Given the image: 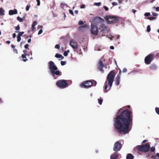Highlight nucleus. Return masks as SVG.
Instances as JSON below:
<instances>
[{
    "instance_id": "obj_58",
    "label": "nucleus",
    "mask_w": 159,
    "mask_h": 159,
    "mask_svg": "<svg viewBox=\"0 0 159 159\" xmlns=\"http://www.w3.org/2000/svg\"><path fill=\"white\" fill-rule=\"evenodd\" d=\"M132 12L135 14V13L136 12V11L134 9H133L132 10Z\"/></svg>"
},
{
    "instance_id": "obj_7",
    "label": "nucleus",
    "mask_w": 159,
    "mask_h": 159,
    "mask_svg": "<svg viewBox=\"0 0 159 159\" xmlns=\"http://www.w3.org/2000/svg\"><path fill=\"white\" fill-rule=\"evenodd\" d=\"M93 83L90 80L84 81L81 83L80 86L82 88L88 89L91 87L93 85Z\"/></svg>"
},
{
    "instance_id": "obj_12",
    "label": "nucleus",
    "mask_w": 159,
    "mask_h": 159,
    "mask_svg": "<svg viewBox=\"0 0 159 159\" xmlns=\"http://www.w3.org/2000/svg\"><path fill=\"white\" fill-rule=\"evenodd\" d=\"M104 66L103 64L102 61L101 60H100L98 62V69L99 70L101 71L102 73H103L104 70L103 69V68Z\"/></svg>"
},
{
    "instance_id": "obj_54",
    "label": "nucleus",
    "mask_w": 159,
    "mask_h": 159,
    "mask_svg": "<svg viewBox=\"0 0 159 159\" xmlns=\"http://www.w3.org/2000/svg\"><path fill=\"white\" fill-rule=\"evenodd\" d=\"M112 5L114 6H116L117 5V3L115 2H112Z\"/></svg>"
},
{
    "instance_id": "obj_37",
    "label": "nucleus",
    "mask_w": 159,
    "mask_h": 159,
    "mask_svg": "<svg viewBox=\"0 0 159 159\" xmlns=\"http://www.w3.org/2000/svg\"><path fill=\"white\" fill-rule=\"evenodd\" d=\"M150 15V13L149 12H146L144 14V16H148Z\"/></svg>"
},
{
    "instance_id": "obj_60",
    "label": "nucleus",
    "mask_w": 159,
    "mask_h": 159,
    "mask_svg": "<svg viewBox=\"0 0 159 159\" xmlns=\"http://www.w3.org/2000/svg\"><path fill=\"white\" fill-rule=\"evenodd\" d=\"M6 43L7 44H9L11 43V42L10 41H7L6 42Z\"/></svg>"
},
{
    "instance_id": "obj_23",
    "label": "nucleus",
    "mask_w": 159,
    "mask_h": 159,
    "mask_svg": "<svg viewBox=\"0 0 159 159\" xmlns=\"http://www.w3.org/2000/svg\"><path fill=\"white\" fill-rule=\"evenodd\" d=\"M4 11L2 9L0 8V15H1L3 16L4 15Z\"/></svg>"
},
{
    "instance_id": "obj_55",
    "label": "nucleus",
    "mask_w": 159,
    "mask_h": 159,
    "mask_svg": "<svg viewBox=\"0 0 159 159\" xmlns=\"http://www.w3.org/2000/svg\"><path fill=\"white\" fill-rule=\"evenodd\" d=\"M152 14L154 16H157L158 15V14L155 12H153Z\"/></svg>"
},
{
    "instance_id": "obj_4",
    "label": "nucleus",
    "mask_w": 159,
    "mask_h": 159,
    "mask_svg": "<svg viewBox=\"0 0 159 159\" xmlns=\"http://www.w3.org/2000/svg\"><path fill=\"white\" fill-rule=\"evenodd\" d=\"M105 19L108 24L115 23L119 20V18L118 17L110 15L106 16Z\"/></svg>"
},
{
    "instance_id": "obj_8",
    "label": "nucleus",
    "mask_w": 159,
    "mask_h": 159,
    "mask_svg": "<svg viewBox=\"0 0 159 159\" xmlns=\"http://www.w3.org/2000/svg\"><path fill=\"white\" fill-rule=\"evenodd\" d=\"M154 56L153 54H150L146 57L144 59L145 64L147 65L150 64L154 59Z\"/></svg>"
},
{
    "instance_id": "obj_29",
    "label": "nucleus",
    "mask_w": 159,
    "mask_h": 159,
    "mask_svg": "<svg viewBox=\"0 0 159 159\" xmlns=\"http://www.w3.org/2000/svg\"><path fill=\"white\" fill-rule=\"evenodd\" d=\"M151 30L150 27L149 25H148L147 27V31L149 32Z\"/></svg>"
},
{
    "instance_id": "obj_64",
    "label": "nucleus",
    "mask_w": 159,
    "mask_h": 159,
    "mask_svg": "<svg viewBox=\"0 0 159 159\" xmlns=\"http://www.w3.org/2000/svg\"><path fill=\"white\" fill-rule=\"evenodd\" d=\"M116 38L117 39H119L120 37V36L119 35H117L116 36Z\"/></svg>"
},
{
    "instance_id": "obj_41",
    "label": "nucleus",
    "mask_w": 159,
    "mask_h": 159,
    "mask_svg": "<svg viewBox=\"0 0 159 159\" xmlns=\"http://www.w3.org/2000/svg\"><path fill=\"white\" fill-rule=\"evenodd\" d=\"M101 3L100 2H99L98 3H95V4L98 6H100L101 5Z\"/></svg>"
},
{
    "instance_id": "obj_61",
    "label": "nucleus",
    "mask_w": 159,
    "mask_h": 159,
    "mask_svg": "<svg viewBox=\"0 0 159 159\" xmlns=\"http://www.w3.org/2000/svg\"><path fill=\"white\" fill-rule=\"evenodd\" d=\"M148 141V140H144L142 141V143H145L146 142H147Z\"/></svg>"
},
{
    "instance_id": "obj_57",
    "label": "nucleus",
    "mask_w": 159,
    "mask_h": 159,
    "mask_svg": "<svg viewBox=\"0 0 159 159\" xmlns=\"http://www.w3.org/2000/svg\"><path fill=\"white\" fill-rule=\"evenodd\" d=\"M25 42L24 41H22L20 43V46H21L23 44H24Z\"/></svg>"
},
{
    "instance_id": "obj_27",
    "label": "nucleus",
    "mask_w": 159,
    "mask_h": 159,
    "mask_svg": "<svg viewBox=\"0 0 159 159\" xmlns=\"http://www.w3.org/2000/svg\"><path fill=\"white\" fill-rule=\"evenodd\" d=\"M27 50H23V52L24 53V54H25L26 55V56H29V55L27 53Z\"/></svg>"
},
{
    "instance_id": "obj_15",
    "label": "nucleus",
    "mask_w": 159,
    "mask_h": 159,
    "mask_svg": "<svg viewBox=\"0 0 159 159\" xmlns=\"http://www.w3.org/2000/svg\"><path fill=\"white\" fill-rule=\"evenodd\" d=\"M120 77L119 76H117L116 78L115 81V84L117 85H118L120 84Z\"/></svg>"
},
{
    "instance_id": "obj_24",
    "label": "nucleus",
    "mask_w": 159,
    "mask_h": 159,
    "mask_svg": "<svg viewBox=\"0 0 159 159\" xmlns=\"http://www.w3.org/2000/svg\"><path fill=\"white\" fill-rule=\"evenodd\" d=\"M17 19L20 22H22L23 20V19L21 18L19 16H18L17 17Z\"/></svg>"
},
{
    "instance_id": "obj_19",
    "label": "nucleus",
    "mask_w": 159,
    "mask_h": 159,
    "mask_svg": "<svg viewBox=\"0 0 159 159\" xmlns=\"http://www.w3.org/2000/svg\"><path fill=\"white\" fill-rule=\"evenodd\" d=\"M55 57L57 58H61V60H62L64 58V57L61 55L59 53H56L55 55Z\"/></svg>"
},
{
    "instance_id": "obj_52",
    "label": "nucleus",
    "mask_w": 159,
    "mask_h": 159,
    "mask_svg": "<svg viewBox=\"0 0 159 159\" xmlns=\"http://www.w3.org/2000/svg\"><path fill=\"white\" fill-rule=\"evenodd\" d=\"M103 8H104V9H105V10L106 11H107L109 9L106 6H105L103 7Z\"/></svg>"
},
{
    "instance_id": "obj_50",
    "label": "nucleus",
    "mask_w": 159,
    "mask_h": 159,
    "mask_svg": "<svg viewBox=\"0 0 159 159\" xmlns=\"http://www.w3.org/2000/svg\"><path fill=\"white\" fill-rule=\"evenodd\" d=\"M127 71V69L126 68H124L123 70V73L126 72Z\"/></svg>"
},
{
    "instance_id": "obj_36",
    "label": "nucleus",
    "mask_w": 159,
    "mask_h": 159,
    "mask_svg": "<svg viewBox=\"0 0 159 159\" xmlns=\"http://www.w3.org/2000/svg\"><path fill=\"white\" fill-rule=\"evenodd\" d=\"M79 24L80 25H82L84 24V23L83 21L80 20L79 22Z\"/></svg>"
},
{
    "instance_id": "obj_35",
    "label": "nucleus",
    "mask_w": 159,
    "mask_h": 159,
    "mask_svg": "<svg viewBox=\"0 0 159 159\" xmlns=\"http://www.w3.org/2000/svg\"><path fill=\"white\" fill-rule=\"evenodd\" d=\"M61 63L62 66H64L66 64V62L65 61H61Z\"/></svg>"
},
{
    "instance_id": "obj_11",
    "label": "nucleus",
    "mask_w": 159,
    "mask_h": 159,
    "mask_svg": "<svg viewBox=\"0 0 159 159\" xmlns=\"http://www.w3.org/2000/svg\"><path fill=\"white\" fill-rule=\"evenodd\" d=\"M70 45L75 49H77L78 47L77 42L73 39L70 40Z\"/></svg>"
},
{
    "instance_id": "obj_40",
    "label": "nucleus",
    "mask_w": 159,
    "mask_h": 159,
    "mask_svg": "<svg viewBox=\"0 0 159 159\" xmlns=\"http://www.w3.org/2000/svg\"><path fill=\"white\" fill-rule=\"evenodd\" d=\"M66 5L65 3H61V7L62 8H63Z\"/></svg>"
},
{
    "instance_id": "obj_63",
    "label": "nucleus",
    "mask_w": 159,
    "mask_h": 159,
    "mask_svg": "<svg viewBox=\"0 0 159 159\" xmlns=\"http://www.w3.org/2000/svg\"><path fill=\"white\" fill-rule=\"evenodd\" d=\"M31 39H30L28 40V43H30L31 42Z\"/></svg>"
},
{
    "instance_id": "obj_48",
    "label": "nucleus",
    "mask_w": 159,
    "mask_h": 159,
    "mask_svg": "<svg viewBox=\"0 0 159 159\" xmlns=\"http://www.w3.org/2000/svg\"><path fill=\"white\" fill-rule=\"evenodd\" d=\"M63 54L65 56H67L68 55V53L67 52L65 51L64 52Z\"/></svg>"
},
{
    "instance_id": "obj_46",
    "label": "nucleus",
    "mask_w": 159,
    "mask_h": 159,
    "mask_svg": "<svg viewBox=\"0 0 159 159\" xmlns=\"http://www.w3.org/2000/svg\"><path fill=\"white\" fill-rule=\"evenodd\" d=\"M42 32H43V30H42V29H40L39 30V32L38 33V35H39V34H42Z\"/></svg>"
},
{
    "instance_id": "obj_32",
    "label": "nucleus",
    "mask_w": 159,
    "mask_h": 159,
    "mask_svg": "<svg viewBox=\"0 0 159 159\" xmlns=\"http://www.w3.org/2000/svg\"><path fill=\"white\" fill-rule=\"evenodd\" d=\"M24 32H19V34L17 35L21 37V36H22V35L24 34Z\"/></svg>"
},
{
    "instance_id": "obj_2",
    "label": "nucleus",
    "mask_w": 159,
    "mask_h": 159,
    "mask_svg": "<svg viewBox=\"0 0 159 159\" xmlns=\"http://www.w3.org/2000/svg\"><path fill=\"white\" fill-rule=\"evenodd\" d=\"M115 74L114 70H112L109 73L107 76L104 86V89L107 92L111 89L115 78Z\"/></svg>"
},
{
    "instance_id": "obj_17",
    "label": "nucleus",
    "mask_w": 159,
    "mask_h": 159,
    "mask_svg": "<svg viewBox=\"0 0 159 159\" xmlns=\"http://www.w3.org/2000/svg\"><path fill=\"white\" fill-rule=\"evenodd\" d=\"M17 13V10L16 9H15L14 10H10L9 11V14L10 15L16 14Z\"/></svg>"
},
{
    "instance_id": "obj_28",
    "label": "nucleus",
    "mask_w": 159,
    "mask_h": 159,
    "mask_svg": "<svg viewBox=\"0 0 159 159\" xmlns=\"http://www.w3.org/2000/svg\"><path fill=\"white\" fill-rule=\"evenodd\" d=\"M155 149L154 147H152L150 148V151L152 152H154L155 151Z\"/></svg>"
},
{
    "instance_id": "obj_33",
    "label": "nucleus",
    "mask_w": 159,
    "mask_h": 159,
    "mask_svg": "<svg viewBox=\"0 0 159 159\" xmlns=\"http://www.w3.org/2000/svg\"><path fill=\"white\" fill-rule=\"evenodd\" d=\"M148 19L152 20H153L155 19L156 18L154 17L153 16H151V17H148Z\"/></svg>"
},
{
    "instance_id": "obj_45",
    "label": "nucleus",
    "mask_w": 159,
    "mask_h": 159,
    "mask_svg": "<svg viewBox=\"0 0 159 159\" xmlns=\"http://www.w3.org/2000/svg\"><path fill=\"white\" fill-rule=\"evenodd\" d=\"M30 7V6H29V5L27 6L26 7V11H28L29 10Z\"/></svg>"
},
{
    "instance_id": "obj_39",
    "label": "nucleus",
    "mask_w": 159,
    "mask_h": 159,
    "mask_svg": "<svg viewBox=\"0 0 159 159\" xmlns=\"http://www.w3.org/2000/svg\"><path fill=\"white\" fill-rule=\"evenodd\" d=\"M69 12L70 13V14H71V15H72L73 16L74 15V13H73V12L72 10H69Z\"/></svg>"
},
{
    "instance_id": "obj_3",
    "label": "nucleus",
    "mask_w": 159,
    "mask_h": 159,
    "mask_svg": "<svg viewBox=\"0 0 159 159\" xmlns=\"http://www.w3.org/2000/svg\"><path fill=\"white\" fill-rule=\"evenodd\" d=\"M48 67L53 76L55 77V75L59 76L61 75V72L57 70V67L52 61H50L49 62Z\"/></svg>"
},
{
    "instance_id": "obj_31",
    "label": "nucleus",
    "mask_w": 159,
    "mask_h": 159,
    "mask_svg": "<svg viewBox=\"0 0 159 159\" xmlns=\"http://www.w3.org/2000/svg\"><path fill=\"white\" fill-rule=\"evenodd\" d=\"M15 29L16 30H19L20 29V27L19 25H18L17 26L15 27Z\"/></svg>"
},
{
    "instance_id": "obj_9",
    "label": "nucleus",
    "mask_w": 159,
    "mask_h": 159,
    "mask_svg": "<svg viewBox=\"0 0 159 159\" xmlns=\"http://www.w3.org/2000/svg\"><path fill=\"white\" fill-rule=\"evenodd\" d=\"M122 147L119 141H116L114 144L113 150L116 152H118L120 150Z\"/></svg>"
},
{
    "instance_id": "obj_6",
    "label": "nucleus",
    "mask_w": 159,
    "mask_h": 159,
    "mask_svg": "<svg viewBox=\"0 0 159 159\" xmlns=\"http://www.w3.org/2000/svg\"><path fill=\"white\" fill-rule=\"evenodd\" d=\"M150 146L148 143L137 146V149L139 151L146 152L148 151Z\"/></svg>"
},
{
    "instance_id": "obj_38",
    "label": "nucleus",
    "mask_w": 159,
    "mask_h": 159,
    "mask_svg": "<svg viewBox=\"0 0 159 159\" xmlns=\"http://www.w3.org/2000/svg\"><path fill=\"white\" fill-rule=\"evenodd\" d=\"M92 82L93 83L92 85L95 86L97 83L96 81L94 80H93V82Z\"/></svg>"
},
{
    "instance_id": "obj_42",
    "label": "nucleus",
    "mask_w": 159,
    "mask_h": 159,
    "mask_svg": "<svg viewBox=\"0 0 159 159\" xmlns=\"http://www.w3.org/2000/svg\"><path fill=\"white\" fill-rule=\"evenodd\" d=\"M60 46L59 44H56L55 46V48L57 49H59L60 48Z\"/></svg>"
},
{
    "instance_id": "obj_34",
    "label": "nucleus",
    "mask_w": 159,
    "mask_h": 159,
    "mask_svg": "<svg viewBox=\"0 0 159 159\" xmlns=\"http://www.w3.org/2000/svg\"><path fill=\"white\" fill-rule=\"evenodd\" d=\"M37 24V23L36 21H34L33 22V24L32 25L33 27H35V26Z\"/></svg>"
},
{
    "instance_id": "obj_1",
    "label": "nucleus",
    "mask_w": 159,
    "mask_h": 159,
    "mask_svg": "<svg viewBox=\"0 0 159 159\" xmlns=\"http://www.w3.org/2000/svg\"><path fill=\"white\" fill-rule=\"evenodd\" d=\"M126 107L120 109L117 116L114 118V125L119 133L125 134L128 133L131 129L129 126L132 125L133 116L132 112L126 109L120 112Z\"/></svg>"
},
{
    "instance_id": "obj_5",
    "label": "nucleus",
    "mask_w": 159,
    "mask_h": 159,
    "mask_svg": "<svg viewBox=\"0 0 159 159\" xmlns=\"http://www.w3.org/2000/svg\"><path fill=\"white\" fill-rule=\"evenodd\" d=\"M56 85L57 87L61 89L66 88L69 85L66 80H58L56 83Z\"/></svg>"
},
{
    "instance_id": "obj_53",
    "label": "nucleus",
    "mask_w": 159,
    "mask_h": 159,
    "mask_svg": "<svg viewBox=\"0 0 159 159\" xmlns=\"http://www.w3.org/2000/svg\"><path fill=\"white\" fill-rule=\"evenodd\" d=\"M13 51L14 52L16 53V54L18 53V51L16 49L14 48V49H13Z\"/></svg>"
},
{
    "instance_id": "obj_49",
    "label": "nucleus",
    "mask_w": 159,
    "mask_h": 159,
    "mask_svg": "<svg viewBox=\"0 0 159 159\" xmlns=\"http://www.w3.org/2000/svg\"><path fill=\"white\" fill-rule=\"evenodd\" d=\"M37 2V5L38 6H39L40 5V1L39 0H36Z\"/></svg>"
},
{
    "instance_id": "obj_47",
    "label": "nucleus",
    "mask_w": 159,
    "mask_h": 159,
    "mask_svg": "<svg viewBox=\"0 0 159 159\" xmlns=\"http://www.w3.org/2000/svg\"><path fill=\"white\" fill-rule=\"evenodd\" d=\"M153 8H155L156 11H159V7H153Z\"/></svg>"
},
{
    "instance_id": "obj_44",
    "label": "nucleus",
    "mask_w": 159,
    "mask_h": 159,
    "mask_svg": "<svg viewBox=\"0 0 159 159\" xmlns=\"http://www.w3.org/2000/svg\"><path fill=\"white\" fill-rule=\"evenodd\" d=\"M121 70H120V69H119V74H118V75L117 76H119V77H120V75H121Z\"/></svg>"
},
{
    "instance_id": "obj_18",
    "label": "nucleus",
    "mask_w": 159,
    "mask_h": 159,
    "mask_svg": "<svg viewBox=\"0 0 159 159\" xmlns=\"http://www.w3.org/2000/svg\"><path fill=\"white\" fill-rule=\"evenodd\" d=\"M134 156L131 153H128L126 156V159H134Z\"/></svg>"
},
{
    "instance_id": "obj_20",
    "label": "nucleus",
    "mask_w": 159,
    "mask_h": 159,
    "mask_svg": "<svg viewBox=\"0 0 159 159\" xmlns=\"http://www.w3.org/2000/svg\"><path fill=\"white\" fill-rule=\"evenodd\" d=\"M150 69L152 70H155L157 69V66L155 64H152L150 67Z\"/></svg>"
},
{
    "instance_id": "obj_43",
    "label": "nucleus",
    "mask_w": 159,
    "mask_h": 159,
    "mask_svg": "<svg viewBox=\"0 0 159 159\" xmlns=\"http://www.w3.org/2000/svg\"><path fill=\"white\" fill-rule=\"evenodd\" d=\"M29 46V45L28 44H26L25 45V46H24V47L25 48V49H29V48H28V47Z\"/></svg>"
},
{
    "instance_id": "obj_56",
    "label": "nucleus",
    "mask_w": 159,
    "mask_h": 159,
    "mask_svg": "<svg viewBox=\"0 0 159 159\" xmlns=\"http://www.w3.org/2000/svg\"><path fill=\"white\" fill-rule=\"evenodd\" d=\"M31 28H32V31H34L36 29V28H35L34 27H33L32 25Z\"/></svg>"
},
{
    "instance_id": "obj_16",
    "label": "nucleus",
    "mask_w": 159,
    "mask_h": 159,
    "mask_svg": "<svg viewBox=\"0 0 159 159\" xmlns=\"http://www.w3.org/2000/svg\"><path fill=\"white\" fill-rule=\"evenodd\" d=\"M99 29L101 30V31H102L106 30L107 29V28L105 26V25L104 24H102L100 25Z\"/></svg>"
},
{
    "instance_id": "obj_26",
    "label": "nucleus",
    "mask_w": 159,
    "mask_h": 159,
    "mask_svg": "<svg viewBox=\"0 0 159 159\" xmlns=\"http://www.w3.org/2000/svg\"><path fill=\"white\" fill-rule=\"evenodd\" d=\"M21 37L17 35V41L18 42H20V40H21Z\"/></svg>"
},
{
    "instance_id": "obj_59",
    "label": "nucleus",
    "mask_w": 159,
    "mask_h": 159,
    "mask_svg": "<svg viewBox=\"0 0 159 159\" xmlns=\"http://www.w3.org/2000/svg\"><path fill=\"white\" fill-rule=\"evenodd\" d=\"M13 38H14L16 37V34L15 33H14L12 35Z\"/></svg>"
},
{
    "instance_id": "obj_14",
    "label": "nucleus",
    "mask_w": 159,
    "mask_h": 159,
    "mask_svg": "<svg viewBox=\"0 0 159 159\" xmlns=\"http://www.w3.org/2000/svg\"><path fill=\"white\" fill-rule=\"evenodd\" d=\"M118 153L116 152H114L111 154L110 156L111 159H116L118 158Z\"/></svg>"
},
{
    "instance_id": "obj_10",
    "label": "nucleus",
    "mask_w": 159,
    "mask_h": 159,
    "mask_svg": "<svg viewBox=\"0 0 159 159\" xmlns=\"http://www.w3.org/2000/svg\"><path fill=\"white\" fill-rule=\"evenodd\" d=\"M91 33L92 34L97 35L98 34V28L97 26L92 24L91 25Z\"/></svg>"
},
{
    "instance_id": "obj_21",
    "label": "nucleus",
    "mask_w": 159,
    "mask_h": 159,
    "mask_svg": "<svg viewBox=\"0 0 159 159\" xmlns=\"http://www.w3.org/2000/svg\"><path fill=\"white\" fill-rule=\"evenodd\" d=\"M26 55L23 54L21 55V57L23 58V61L24 62H25L28 60L26 57Z\"/></svg>"
},
{
    "instance_id": "obj_51",
    "label": "nucleus",
    "mask_w": 159,
    "mask_h": 159,
    "mask_svg": "<svg viewBox=\"0 0 159 159\" xmlns=\"http://www.w3.org/2000/svg\"><path fill=\"white\" fill-rule=\"evenodd\" d=\"M85 5L84 4H82L80 6V7L81 8H84L85 7Z\"/></svg>"
},
{
    "instance_id": "obj_30",
    "label": "nucleus",
    "mask_w": 159,
    "mask_h": 159,
    "mask_svg": "<svg viewBox=\"0 0 159 159\" xmlns=\"http://www.w3.org/2000/svg\"><path fill=\"white\" fill-rule=\"evenodd\" d=\"M102 101L103 100L102 99H98V103L100 105H101L102 104Z\"/></svg>"
},
{
    "instance_id": "obj_13",
    "label": "nucleus",
    "mask_w": 159,
    "mask_h": 159,
    "mask_svg": "<svg viewBox=\"0 0 159 159\" xmlns=\"http://www.w3.org/2000/svg\"><path fill=\"white\" fill-rule=\"evenodd\" d=\"M147 157H151L152 158V159H159V153H157L156 155L153 156L152 155L151 153H149L148 155L147 156Z\"/></svg>"
},
{
    "instance_id": "obj_22",
    "label": "nucleus",
    "mask_w": 159,
    "mask_h": 159,
    "mask_svg": "<svg viewBox=\"0 0 159 159\" xmlns=\"http://www.w3.org/2000/svg\"><path fill=\"white\" fill-rule=\"evenodd\" d=\"M88 26L87 25H84L80 26L79 27V29L80 30H82V29L83 28H87V27Z\"/></svg>"
},
{
    "instance_id": "obj_62",
    "label": "nucleus",
    "mask_w": 159,
    "mask_h": 159,
    "mask_svg": "<svg viewBox=\"0 0 159 159\" xmlns=\"http://www.w3.org/2000/svg\"><path fill=\"white\" fill-rule=\"evenodd\" d=\"M110 48L111 49H112V50H113L114 49V47L113 46H111L110 47Z\"/></svg>"
},
{
    "instance_id": "obj_25",
    "label": "nucleus",
    "mask_w": 159,
    "mask_h": 159,
    "mask_svg": "<svg viewBox=\"0 0 159 159\" xmlns=\"http://www.w3.org/2000/svg\"><path fill=\"white\" fill-rule=\"evenodd\" d=\"M155 110L157 113L159 115V108L156 107L155 108Z\"/></svg>"
}]
</instances>
